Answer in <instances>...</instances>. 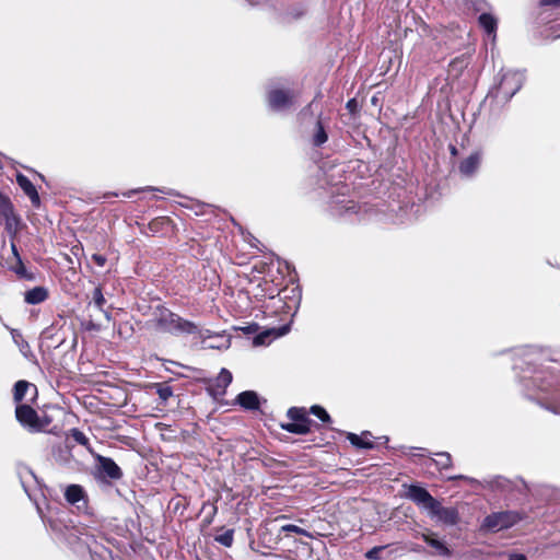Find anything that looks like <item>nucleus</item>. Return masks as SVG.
<instances>
[{
    "mask_svg": "<svg viewBox=\"0 0 560 560\" xmlns=\"http://www.w3.org/2000/svg\"><path fill=\"white\" fill-rule=\"evenodd\" d=\"M49 526L79 555L88 552L94 560L95 556L104 558V553L108 552L104 546L97 542L94 535L89 533L86 527L68 525L61 517L50 518Z\"/></svg>",
    "mask_w": 560,
    "mask_h": 560,
    "instance_id": "obj_1",
    "label": "nucleus"
},
{
    "mask_svg": "<svg viewBox=\"0 0 560 560\" xmlns=\"http://www.w3.org/2000/svg\"><path fill=\"white\" fill-rule=\"evenodd\" d=\"M154 328L172 335H192L198 332V327L192 322L182 318L164 306H158L150 320Z\"/></svg>",
    "mask_w": 560,
    "mask_h": 560,
    "instance_id": "obj_2",
    "label": "nucleus"
},
{
    "mask_svg": "<svg viewBox=\"0 0 560 560\" xmlns=\"http://www.w3.org/2000/svg\"><path fill=\"white\" fill-rule=\"evenodd\" d=\"M525 80L523 71L506 70L500 74L499 82L489 91L487 97L498 103L509 102L522 88Z\"/></svg>",
    "mask_w": 560,
    "mask_h": 560,
    "instance_id": "obj_3",
    "label": "nucleus"
},
{
    "mask_svg": "<svg viewBox=\"0 0 560 560\" xmlns=\"http://www.w3.org/2000/svg\"><path fill=\"white\" fill-rule=\"evenodd\" d=\"M521 520L516 512L502 511L495 512L485 517L481 529L486 532L497 533L508 529L518 523Z\"/></svg>",
    "mask_w": 560,
    "mask_h": 560,
    "instance_id": "obj_4",
    "label": "nucleus"
},
{
    "mask_svg": "<svg viewBox=\"0 0 560 560\" xmlns=\"http://www.w3.org/2000/svg\"><path fill=\"white\" fill-rule=\"evenodd\" d=\"M287 416L292 422L282 424L281 428L294 434H307L311 432L312 420L307 418L304 408L291 407Z\"/></svg>",
    "mask_w": 560,
    "mask_h": 560,
    "instance_id": "obj_5",
    "label": "nucleus"
},
{
    "mask_svg": "<svg viewBox=\"0 0 560 560\" xmlns=\"http://www.w3.org/2000/svg\"><path fill=\"white\" fill-rule=\"evenodd\" d=\"M96 476L100 479L118 480L122 477L120 467L110 458L102 455H96Z\"/></svg>",
    "mask_w": 560,
    "mask_h": 560,
    "instance_id": "obj_6",
    "label": "nucleus"
},
{
    "mask_svg": "<svg viewBox=\"0 0 560 560\" xmlns=\"http://www.w3.org/2000/svg\"><path fill=\"white\" fill-rule=\"evenodd\" d=\"M428 514L430 517L436 518L438 522L447 526H454L459 521L458 511L455 508L443 506L440 501L434 503Z\"/></svg>",
    "mask_w": 560,
    "mask_h": 560,
    "instance_id": "obj_7",
    "label": "nucleus"
},
{
    "mask_svg": "<svg viewBox=\"0 0 560 560\" xmlns=\"http://www.w3.org/2000/svg\"><path fill=\"white\" fill-rule=\"evenodd\" d=\"M407 498L410 499L418 506H421L427 512L433 508L434 503L438 501L434 499L430 492L418 485H410L407 491Z\"/></svg>",
    "mask_w": 560,
    "mask_h": 560,
    "instance_id": "obj_8",
    "label": "nucleus"
},
{
    "mask_svg": "<svg viewBox=\"0 0 560 560\" xmlns=\"http://www.w3.org/2000/svg\"><path fill=\"white\" fill-rule=\"evenodd\" d=\"M293 97L290 91L275 89L268 93V104L272 110H287L293 105Z\"/></svg>",
    "mask_w": 560,
    "mask_h": 560,
    "instance_id": "obj_9",
    "label": "nucleus"
},
{
    "mask_svg": "<svg viewBox=\"0 0 560 560\" xmlns=\"http://www.w3.org/2000/svg\"><path fill=\"white\" fill-rule=\"evenodd\" d=\"M232 382V373L228 369H221L219 375L211 380L208 384L207 390L209 394L219 398L225 395L228 386Z\"/></svg>",
    "mask_w": 560,
    "mask_h": 560,
    "instance_id": "obj_10",
    "label": "nucleus"
},
{
    "mask_svg": "<svg viewBox=\"0 0 560 560\" xmlns=\"http://www.w3.org/2000/svg\"><path fill=\"white\" fill-rule=\"evenodd\" d=\"M16 420L24 427H28L31 429H38V415L37 412L28 405H18L15 409Z\"/></svg>",
    "mask_w": 560,
    "mask_h": 560,
    "instance_id": "obj_11",
    "label": "nucleus"
},
{
    "mask_svg": "<svg viewBox=\"0 0 560 560\" xmlns=\"http://www.w3.org/2000/svg\"><path fill=\"white\" fill-rule=\"evenodd\" d=\"M421 538L434 549V555L450 558L452 557V550L446 546L445 541L439 539L434 533H423Z\"/></svg>",
    "mask_w": 560,
    "mask_h": 560,
    "instance_id": "obj_12",
    "label": "nucleus"
},
{
    "mask_svg": "<svg viewBox=\"0 0 560 560\" xmlns=\"http://www.w3.org/2000/svg\"><path fill=\"white\" fill-rule=\"evenodd\" d=\"M16 183L20 186V188L24 191V194L31 199L32 205L38 208L40 205V198L36 187L28 179V177L19 173L16 175Z\"/></svg>",
    "mask_w": 560,
    "mask_h": 560,
    "instance_id": "obj_13",
    "label": "nucleus"
},
{
    "mask_svg": "<svg viewBox=\"0 0 560 560\" xmlns=\"http://www.w3.org/2000/svg\"><path fill=\"white\" fill-rule=\"evenodd\" d=\"M481 153L474 152L459 164V173L465 177H471L479 168Z\"/></svg>",
    "mask_w": 560,
    "mask_h": 560,
    "instance_id": "obj_14",
    "label": "nucleus"
},
{
    "mask_svg": "<svg viewBox=\"0 0 560 560\" xmlns=\"http://www.w3.org/2000/svg\"><path fill=\"white\" fill-rule=\"evenodd\" d=\"M237 404H240L246 410L259 409V397L256 392L245 390L237 395Z\"/></svg>",
    "mask_w": 560,
    "mask_h": 560,
    "instance_id": "obj_15",
    "label": "nucleus"
},
{
    "mask_svg": "<svg viewBox=\"0 0 560 560\" xmlns=\"http://www.w3.org/2000/svg\"><path fill=\"white\" fill-rule=\"evenodd\" d=\"M48 298V290L45 287H35L24 293V301L30 305L43 303Z\"/></svg>",
    "mask_w": 560,
    "mask_h": 560,
    "instance_id": "obj_16",
    "label": "nucleus"
},
{
    "mask_svg": "<svg viewBox=\"0 0 560 560\" xmlns=\"http://www.w3.org/2000/svg\"><path fill=\"white\" fill-rule=\"evenodd\" d=\"M328 140V133L326 126L320 117L315 122L314 130L311 137L312 144L314 147H322Z\"/></svg>",
    "mask_w": 560,
    "mask_h": 560,
    "instance_id": "obj_17",
    "label": "nucleus"
},
{
    "mask_svg": "<svg viewBox=\"0 0 560 560\" xmlns=\"http://www.w3.org/2000/svg\"><path fill=\"white\" fill-rule=\"evenodd\" d=\"M478 22L489 36L492 35L495 37L498 21L492 14L486 12L481 13L478 18Z\"/></svg>",
    "mask_w": 560,
    "mask_h": 560,
    "instance_id": "obj_18",
    "label": "nucleus"
},
{
    "mask_svg": "<svg viewBox=\"0 0 560 560\" xmlns=\"http://www.w3.org/2000/svg\"><path fill=\"white\" fill-rule=\"evenodd\" d=\"M368 436L372 435L369 431H365L362 433V435H358L355 433H348L347 439L352 445L359 448L371 450L374 447V444L371 440L368 439Z\"/></svg>",
    "mask_w": 560,
    "mask_h": 560,
    "instance_id": "obj_19",
    "label": "nucleus"
},
{
    "mask_svg": "<svg viewBox=\"0 0 560 560\" xmlns=\"http://www.w3.org/2000/svg\"><path fill=\"white\" fill-rule=\"evenodd\" d=\"M9 329H10L12 340L19 348L20 352L23 354V357L28 358L32 353L28 342L24 339V337L20 330L14 329V328H9Z\"/></svg>",
    "mask_w": 560,
    "mask_h": 560,
    "instance_id": "obj_20",
    "label": "nucleus"
},
{
    "mask_svg": "<svg viewBox=\"0 0 560 560\" xmlns=\"http://www.w3.org/2000/svg\"><path fill=\"white\" fill-rule=\"evenodd\" d=\"M4 223V228L7 233L11 238H14L20 231L21 228V219L15 212H12L11 215H8L2 220Z\"/></svg>",
    "mask_w": 560,
    "mask_h": 560,
    "instance_id": "obj_21",
    "label": "nucleus"
},
{
    "mask_svg": "<svg viewBox=\"0 0 560 560\" xmlns=\"http://www.w3.org/2000/svg\"><path fill=\"white\" fill-rule=\"evenodd\" d=\"M84 497L83 488L79 485H70L67 487L65 492L66 500L71 503L75 504L79 501H81Z\"/></svg>",
    "mask_w": 560,
    "mask_h": 560,
    "instance_id": "obj_22",
    "label": "nucleus"
},
{
    "mask_svg": "<svg viewBox=\"0 0 560 560\" xmlns=\"http://www.w3.org/2000/svg\"><path fill=\"white\" fill-rule=\"evenodd\" d=\"M32 386L27 381H18L13 388V398L15 402H20L24 399L27 389Z\"/></svg>",
    "mask_w": 560,
    "mask_h": 560,
    "instance_id": "obj_23",
    "label": "nucleus"
},
{
    "mask_svg": "<svg viewBox=\"0 0 560 560\" xmlns=\"http://www.w3.org/2000/svg\"><path fill=\"white\" fill-rule=\"evenodd\" d=\"M12 212H14L12 202L7 196L0 194V222Z\"/></svg>",
    "mask_w": 560,
    "mask_h": 560,
    "instance_id": "obj_24",
    "label": "nucleus"
},
{
    "mask_svg": "<svg viewBox=\"0 0 560 560\" xmlns=\"http://www.w3.org/2000/svg\"><path fill=\"white\" fill-rule=\"evenodd\" d=\"M152 387L155 388L162 402H166L167 399L173 396V389L166 383H155Z\"/></svg>",
    "mask_w": 560,
    "mask_h": 560,
    "instance_id": "obj_25",
    "label": "nucleus"
},
{
    "mask_svg": "<svg viewBox=\"0 0 560 560\" xmlns=\"http://www.w3.org/2000/svg\"><path fill=\"white\" fill-rule=\"evenodd\" d=\"M439 458L435 460V465L440 469H447L452 465L451 454L447 452H440L435 454Z\"/></svg>",
    "mask_w": 560,
    "mask_h": 560,
    "instance_id": "obj_26",
    "label": "nucleus"
},
{
    "mask_svg": "<svg viewBox=\"0 0 560 560\" xmlns=\"http://www.w3.org/2000/svg\"><path fill=\"white\" fill-rule=\"evenodd\" d=\"M234 539V530L233 529H226L222 534L218 535L215 537V541H218L220 545L224 547H231Z\"/></svg>",
    "mask_w": 560,
    "mask_h": 560,
    "instance_id": "obj_27",
    "label": "nucleus"
},
{
    "mask_svg": "<svg viewBox=\"0 0 560 560\" xmlns=\"http://www.w3.org/2000/svg\"><path fill=\"white\" fill-rule=\"evenodd\" d=\"M310 412L312 415L316 416L317 418H319L324 423L331 422L330 416L322 406H318V405L312 406L310 409Z\"/></svg>",
    "mask_w": 560,
    "mask_h": 560,
    "instance_id": "obj_28",
    "label": "nucleus"
},
{
    "mask_svg": "<svg viewBox=\"0 0 560 560\" xmlns=\"http://www.w3.org/2000/svg\"><path fill=\"white\" fill-rule=\"evenodd\" d=\"M93 303L94 305L100 310L103 311L104 304L106 303V300L104 298L103 291L101 287H96L93 291Z\"/></svg>",
    "mask_w": 560,
    "mask_h": 560,
    "instance_id": "obj_29",
    "label": "nucleus"
},
{
    "mask_svg": "<svg viewBox=\"0 0 560 560\" xmlns=\"http://www.w3.org/2000/svg\"><path fill=\"white\" fill-rule=\"evenodd\" d=\"M159 191V192H162V194H165V195H172V190L171 189H167V188H154V187H145V188H140V189H133V190H129V191H126L122 194L124 197H127V198H130L133 194H137L139 191Z\"/></svg>",
    "mask_w": 560,
    "mask_h": 560,
    "instance_id": "obj_30",
    "label": "nucleus"
},
{
    "mask_svg": "<svg viewBox=\"0 0 560 560\" xmlns=\"http://www.w3.org/2000/svg\"><path fill=\"white\" fill-rule=\"evenodd\" d=\"M13 271L21 278H25V279H28V280H32L33 279V275L28 273L22 259L19 258V260H16V266L12 268Z\"/></svg>",
    "mask_w": 560,
    "mask_h": 560,
    "instance_id": "obj_31",
    "label": "nucleus"
},
{
    "mask_svg": "<svg viewBox=\"0 0 560 560\" xmlns=\"http://www.w3.org/2000/svg\"><path fill=\"white\" fill-rule=\"evenodd\" d=\"M281 532H283V533H295V534H299V535L311 537V534L307 530H305L304 528H301V527H299L296 525H293V524L283 525L281 527Z\"/></svg>",
    "mask_w": 560,
    "mask_h": 560,
    "instance_id": "obj_32",
    "label": "nucleus"
},
{
    "mask_svg": "<svg viewBox=\"0 0 560 560\" xmlns=\"http://www.w3.org/2000/svg\"><path fill=\"white\" fill-rule=\"evenodd\" d=\"M71 438L80 445L88 446L89 439L86 435L80 431L79 429H72L70 433Z\"/></svg>",
    "mask_w": 560,
    "mask_h": 560,
    "instance_id": "obj_33",
    "label": "nucleus"
},
{
    "mask_svg": "<svg viewBox=\"0 0 560 560\" xmlns=\"http://www.w3.org/2000/svg\"><path fill=\"white\" fill-rule=\"evenodd\" d=\"M275 331H276V329H270V330H266L264 332L258 334L254 338V341H253L254 345L255 346H262V345H265L267 342V340L269 339V337L275 334Z\"/></svg>",
    "mask_w": 560,
    "mask_h": 560,
    "instance_id": "obj_34",
    "label": "nucleus"
},
{
    "mask_svg": "<svg viewBox=\"0 0 560 560\" xmlns=\"http://www.w3.org/2000/svg\"><path fill=\"white\" fill-rule=\"evenodd\" d=\"M387 546H376L370 549L365 557L369 560H380L381 559V552L386 548Z\"/></svg>",
    "mask_w": 560,
    "mask_h": 560,
    "instance_id": "obj_35",
    "label": "nucleus"
},
{
    "mask_svg": "<svg viewBox=\"0 0 560 560\" xmlns=\"http://www.w3.org/2000/svg\"><path fill=\"white\" fill-rule=\"evenodd\" d=\"M92 259L98 267H104L106 264V257L100 254H94Z\"/></svg>",
    "mask_w": 560,
    "mask_h": 560,
    "instance_id": "obj_36",
    "label": "nucleus"
},
{
    "mask_svg": "<svg viewBox=\"0 0 560 560\" xmlns=\"http://www.w3.org/2000/svg\"><path fill=\"white\" fill-rule=\"evenodd\" d=\"M470 2L476 11H481L487 7V3L483 0H470Z\"/></svg>",
    "mask_w": 560,
    "mask_h": 560,
    "instance_id": "obj_37",
    "label": "nucleus"
},
{
    "mask_svg": "<svg viewBox=\"0 0 560 560\" xmlns=\"http://www.w3.org/2000/svg\"><path fill=\"white\" fill-rule=\"evenodd\" d=\"M540 5H544V7H549V5L558 7V5H560V0H540Z\"/></svg>",
    "mask_w": 560,
    "mask_h": 560,
    "instance_id": "obj_38",
    "label": "nucleus"
},
{
    "mask_svg": "<svg viewBox=\"0 0 560 560\" xmlns=\"http://www.w3.org/2000/svg\"><path fill=\"white\" fill-rule=\"evenodd\" d=\"M509 560H527V558L523 553H513L509 557Z\"/></svg>",
    "mask_w": 560,
    "mask_h": 560,
    "instance_id": "obj_39",
    "label": "nucleus"
},
{
    "mask_svg": "<svg viewBox=\"0 0 560 560\" xmlns=\"http://www.w3.org/2000/svg\"><path fill=\"white\" fill-rule=\"evenodd\" d=\"M11 249H12V254L14 255L15 259L19 260V258H21V256L19 254L18 247L14 244V242L11 243Z\"/></svg>",
    "mask_w": 560,
    "mask_h": 560,
    "instance_id": "obj_40",
    "label": "nucleus"
},
{
    "mask_svg": "<svg viewBox=\"0 0 560 560\" xmlns=\"http://www.w3.org/2000/svg\"><path fill=\"white\" fill-rule=\"evenodd\" d=\"M533 355H534V352H532V351H528V352L526 353V358H527V361H526V362H527V363H532V362H533V359H532V357H533Z\"/></svg>",
    "mask_w": 560,
    "mask_h": 560,
    "instance_id": "obj_41",
    "label": "nucleus"
},
{
    "mask_svg": "<svg viewBox=\"0 0 560 560\" xmlns=\"http://www.w3.org/2000/svg\"><path fill=\"white\" fill-rule=\"evenodd\" d=\"M355 105V101L354 100H350L348 103H347V107L348 108H352V106Z\"/></svg>",
    "mask_w": 560,
    "mask_h": 560,
    "instance_id": "obj_42",
    "label": "nucleus"
},
{
    "mask_svg": "<svg viewBox=\"0 0 560 560\" xmlns=\"http://www.w3.org/2000/svg\"><path fill=\"white\" fill-rule=\"evenodd\" d=\"M287 331H288V327H282L281 328V332L280 334H276L275 336H277V337L281 336V335L285 334Z\"/></svg>",
    "mask_w": 560,
    "mask_h": 560,
    "instance_id": "obj_43",
    "label": "nucleus"
},
{
    "mask_svg": "<svg viewBox=\"0 0 560 560\" xmlns=\"http://www.w3.org/2000/svg\"><path fill=\"white\" fill-rule=\"evenodd\" d=\"M243 330L246 332H250L254 330V326H247V327L243 328Z\"/></svg>",
    "mask_w": 560,
    "mask_h": 560,
    "instance_id": "obj_44",
    "label": "nucleus"
},
{
    "mask_svg": "<svg viewBox=\"0 0 560 560\" xmlns=\"http://www.w3.org/2000/svg\"><path fill=\"white\" fill-rule=\"evenodd\" d=\"M539 388H540V390H542V392H547V390H548V387H547V386H545V385H539Z\"/></svg>",
    "mask_w": 560,
    "mask_h": 560,
    "instance_id": "obj_45",
    "label": "nucleus"
},
{
    "mask_svg": "<svg viewBox=\"0 0 560 560\" xmlns=\"http://www.w3.org/2000/svg\"><path fill=\"white\" fill-rule=\"evenodd\" d=\"M208 347H209V348H218V349H219V348H221V346H219V345H213V343H210Z\"/></svg>",
    "mask_w": 560,
    "mask_h": 560,
    "instance_id": "obj_46",
    "label": "nucleus"
},
{
    "mask_svg": "<svg viewBox=\"0 0 560 560\" xmlns=\"http://www.w3.org/2000/svg\"><path fill=\"white\" fill-rule=\"evenodd\" d=\"M451 152H452V154H456V148L455 147H451Z\"/></svg>",
    "mask_w": 560,
    "mask_h": 560,
    "instance_id": "obj_47",
    "label": "nucleus"
},
{
    "mask_svg": "<svg viewBox=\"0 0 560 560\" xmlns=\"http://www.w3.org/2000/svg\"><path fill=\"white\" fill-rule=\"evenodd\" d=\"M213 514L217 512V506L212 505Z\"/></svg>",
    "mask_w": 560,
    "mask_h": 560,
    "instance_id": "obj_48",
    "label": "nucleus"
},
{
    "mask_svg": "<svg viewBox=\"0 0 560 560\" xmlns=\"http://www.w3.org/2000/svg\"><path fill=\"white\" fill-rule=\"evenodd\" d=\"M412 550H415V551H419V550H420V548H419V547H415Z\"/></svg>",
    "mask_w": 560,
    "mask_h": 560,
    "instance_id": "obj_49",
    "label": "nucleus"
}]
</instances>
